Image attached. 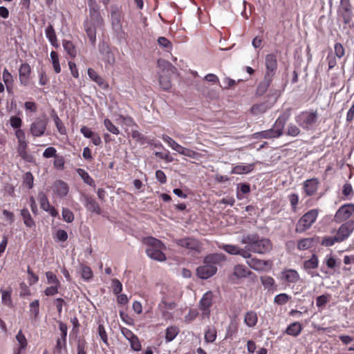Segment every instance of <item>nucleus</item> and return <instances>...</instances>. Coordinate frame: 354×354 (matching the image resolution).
Segmentation results:
<instances>
[{
	"mask_svg": "<svg viewBox=\"0 0 354 354\" xmlns=\"http://www.w3.org/2000/svg\"><path fill=\"white\" fill-rule=\"evenodd\" d=\"M225 261V256L221 253H213L207 255L202 266L196 269L197 276L203 279H207L217 272V265Z\"/></svg>",
	"mask_w": 354,
	"mask_h": 354,
	"instance_id": "f257e3e1",
	"label": "nucleus"
},
{
	"mask_svg": "<svg viewBox=\"0 0 354 354\" xmlns=\"http://www.w3.org/2000/svg\"><path fill=\"white\" fill-rule=\"evenodd\" d=\"M241 243L245 244V250L251 252L261 254L268 253L272 249V244L270 239L260 238L256 234H248L243 237Z\"/></svg>",
	"mask_w": 354,
	"mask_h": 354,
	"instance_id": "f03ea898",
	"label": "nucleus"
},
{
	"mask_svg": "<svg viewBox=\"0 0 354 354\" xmlns=\"http://www.w3.org/2000/svg\"><path fill=\"white\" fill-rule=\"evenodd\" d=\"M291 115V109L285 110L276 120L272 128L259 132L258 134L261 138L270 139L277 138L283 133L284 127Z\"/></svg>",
	"mask_w": 354,
	"mask_h": 354,
	"instance_id": "7ed1b4c3",
	"label": "nucleus"
},
{
	"mask_svg": "<svg viewBox=\"0 0 354 354\" xmlns=\"http://www.w3.org/2000/svg\"><path fill=\"white\" fill-rule=\"evenodd\" d=\"M145 243L147 245L146 253L149 257L159 261L166 260V256L162 252L165 246L161 241L153 237H148L145 239Z\"/></svg>",
	"mask_w": 354,
	"mask_h": 354,
	"instance_id": "20e7f679",
	"label": "nucleus"
},
{
	"mask_svg": "<svg viewBox=\"0 0 354 354\" xmlns=\"http://www.w3.org/2000/svg\"><path fill=\"white\" fill-rule=\"evenodd\" d=\"M318 112L316 110H307L300 112L295 116V122L306 131L312 130L318 120Z\"/></svg>",
	"mask_w": 354,
	"mask_h": 354,
	"instance_id": "39448f33",
	"label": "nucleus"
},
{
	"mask_svg": "<svg viewBox=\"0 0 354 354\" xmlns=\"http://www.w3.org/2000/svg\"><path fill=\"white\" fill-rule=\"evenodd\" d=\"M319 212L318 209H312L304 214L296 223L295 232L302 234L310 230L316 222Z\"/></svg>",
	"mask_w": 354,
	"mask_h": 354,
	"instance_id": "423d86ee",
	"label": "nucleus"
},
{
	"mask_svg": "<svg viewBox=\"0 0 354 354\" xmlns=\"http://www.w3.org/2000/svg\"><path fill=\"white\" fill-rule=\"evenodd\" d=\"M48 123V119L46 115L36 118L30 124V132L33 137H41L45 134Z\"/></svg>",
	"mask_w": 354,
	"mask_h": 354,
	"instance_id": "0eeeda50",
	"label": "nucleus"
},
{
	"mask_svg": "<svg viewBox=\"0 0 354 354\" xmlns=\"http://www.w3.org/2000/svg\"><path fill=\"white\" fill-rule=\"evenodd\" d=\"M175 243L180 247L197 252H200L203 248V245L199 240L193 237L176 239Z\"/></svg>",
	"mask_w": 354,
	"mask_h": 354,
	"instance_id": "6e6552de",
	"label": "nucleus"
},
{
	"mask_svg": "<svg viewBox=\"0 0 354 354\" xmlns=\"http://www.w3.org/2000/svg\"><path fill=\"white\" fill-rule=\"evenodd\" d=\"M354 213V203H347L342 205L335 214V221L342 223L348 219Z\"/></svg>",
	"mask_w": 354,
	"mask_h": 354,
	"instance_id": "1a4fd4ad",
	"label": "nucleus"
},
{
	"mask_svg": "<svg viewBox=\"0 0 354 354\" xmlns=\"http://www.w3.org/2000/svg\"><path fill=\"white\" fill-rule=\"evenodd\" d=\"M265 66L266 71L264 75L268 77L273 78L276 74L278 62L277 55L274 53H270L266 55L265 57Z\"/></svg>",
	"mask_w": 354,
	"mask_h": 354,
	"instance_id": "9d476101",
	"label": "nucleus"
},
{
	"mask_svg": "<svg viewBox=\"0 0 354 354\" xmlns=\"http://www.w3.org/2000/svg\"><path fill=\"white\" fill-rule=\"evenodd\" d=\"M353 230V221H348L341 225L335 235L337 237L335 239L337 241V243H341L346 240L351 235Z\"/></svg>",
	"mask_w": 354,
	"mask_h": 354,
	"instance_id": "9b49d317",
	"label": "nucleus"
},
{
	"mask_svg": "<svg viewBox=\"0 0 354 354\" xmlns=\"http://www.w3.org/2000/svg\"><path fill=\"white\" fill-rule=\"evenodd\" d=\"M213 292L209 290L206 292L199 301L198 308L202 311V313L204 316H209L210 308L213 304Z\"/></svg>",
	"mask_w": 354,
	"mask_h": 354,
	"instance_id": "f8f14e48",
	"label": "nucleus"
},
{
	"mask_svg": "<svg viewBox=\"0 0 354 354\" xmlns=\"http://www.w3.org/2000/svg\"><path fill=\"white\" fill-rule=\"evenodd\" d=\"M82 202L88 211L97 215H100L102 214V209L93 196L88 194H83L82 195Z\"/></svg>",
	"mask_w": 354,
	"mask_h": 354,
	"instance_id": "ddd939ff",
	"label": "nucleus"
},
{
	"mask_svg": "<svg viewBox=\"0 0 354 354\" xmlns=\"http://www.w3.org/2000/svg\"><path fill=\"white\" fill-rule=\"evenodd\" d=\"M320 182L317 178H312L304 181L302 184V189L305 196H315L319 189Z\"/></svg>",
	"mask_w": 354,
	"mask_h": 354,
	"instance_id": "4468645a",
	"label": "nucleus"
},
{
	"mask_svg": "<svg viewBox=\"0 0 354 354\" xmlns=\"http://www.w3.org/2000/svg\"><path fill=\"white\" fill-rule=\"evenodd\" d=\"M319 243V236L316 235L312 237L301 238L297 241V248L300 251L307 250L317 246Z\"/></svg>",
	"mask_w": 354,
	"mask_h": 354,
	"instance_id": "2eb2a0df",
	"label": "nucleus"
},
{
	"mask_svg": "<svg viewBox=\"0 0 354 354\" xmlns=\"http://www.w3.org/2000/svg\"><path fill=\"white\" fill-rule=\"evenodd\" d=\"M31 71V67L28 63H23L20 65L19 77L21 85L27 86L29 84Z\"/></svg>",
	"mask_w": 354,
	"mask_h": 354,
	"instance_id": "dca6fc26",
	"label": "nucleus"
},
{
	"mask_svg": "<svg viewBox=\"0 0 354 354\" xmlns=\"http://www.w3.org/2000/svg\"><path fill=\"white\" fill-rule=\"evenodd\" d=\"M219 248L230 254H239L245 259H249L252 257V254H249V251L245 250V248H239L234 245H223Z\"/></svg>",
	"mask_w": 354,
	"mask_h": 354,
	"instance_id": "f3484780",
	"label": "nucleus"
},
{
	"mask_svg": "<svg viewBox=\"0 0 354 354\" xmlns=\"http://www.w3.org/2000/svg\"><path fill=\"white\" fill-rule=\"evenodd\" d=\"M337 13V17L345 25L349 24L353 20V13L352 6L338 7Z\"/></svg>",
	"mask_w": 354,
	"mask_h": 354,
	"instance_id": "a211bd4d",
	"label": "nucleus"
},
{
	"mask_svg": "<svg viewBox=\"0 0 354 354\" xmlns=\"http://www.w3.org/2000/svg\"><path fill=\"white\" fill-rule=\"evenodd\" d=\"M281 279L288 283H295L299 280L300 277L297 270L286 269L281 272Z\"/></svg>",
	"mask_w": 354,
	"mask_h": 354,
	"instance_id": "6ab92c4d",
	"label": "nucleus"
},
{
	"mask_svg": "<svg viewBox=\"0 0 354 354\" xmlns=\"http://www.w3.org/2000/svg\"><path fill=\"white\" fill-rule=\"evenodd\" d=\"M69 187L66 183L63 180H56L53 184V191L60 197L66 196L68 193Z\"/></svg>",
	"mask_w": 354,
	"mask_h": 354,
	"instance_id": "aec40b11",
	"label": "nucleus"
},
{
	"mask_svg": "<svg viewBox=\"0 0 354 354\" xmlns=\"http://www.w3.org/2000/svg\"><path fill=\"white\" fill-rule=\"evenodd\" d=\"M273 78L267 77L266 75L263 76V80L259 82L256 89V95L258 96H261L266 93L268 87L270 86Z\"/></svg>",
	"mask_w": 354,
	"mask_h": 354,
	"instance_id": "412c9836",
	"label": "nucleus"
},
{
	"mask_svg": "<svg viewBox=\"0 0 354 354\" xmlns=\"http://www.w3.org/2000/svg\"><path fill=\"white\" fill-rule=\"evenodd\" d=\"M302 329L301 324L299 322H295L287 326L284 333L288 335L296 337L300 335Z\"/></svg>",
	"mask_w": 354,
	"mask_h": 354,
	"instance_id": "4be33fe9",
	"label": "nucleus"
},
{
	"mask_svg": "<svg viewBox=\"0 0 354 354\" xmlns=\"http://www.w3.org/2000/svg\"><path fill=\"white\" fill-rule=\"evenodd\" d=\"M252 274L243 265H236L234 267L232 276L236 279H242L249 277Z\"/></svg>",
	"mask_w": 354,
	"mask_h": 354,
	"instance_id": "5701e85b",
	"label": "nucleus"
},
{
	"mask_svg": "<svg viewBox=\"0 0 354 354\" xmlns=\"http://www.w3.org/2000/svg\"><path fill=\"white\" fill-rule=\"evenodd\" d=\"M258 322V316L255 311L249 310L244 315V323L249 328H254Z\"/></svg>",
	"mask_w": 354,
	"mask_h": 354,
	"instance_id": "b1692460",
	"label": "nucleus"
},
{
	"mask_svg": "<svg viewBox=\"0 0 354 354\" xmlns=\"http://www.w3.org/2000/svg\"><path fill=\"white\" fill-rule=\"evenodd\" d=\"M45 34L50 44L55 48H58L59 43L53 25L49 24L46 27Z\"/></svg>",
	"mask_w": 354,
	"mask_h": 354,
	"instance_id": "393cba45",
	"label": "nucleus"
},
{
	"mask_svg": "<svg viewBox=\"0 0 354 354\" xmlns=\"http://www.w3.org/2000/svg\"><path fill=\"white\" fill-rule=\"evenodd\" d=\"M89 77L103 88H106L109 85L104 82V79L93 68L88 69Z\"/></svg>",
	"mask_w": 354,
	"mask_h": 354,
	"instance_id": "a878e982",
	"label": "nucleus"
},
{
	"mask_svg": "<svg viewBox=\"0 0 354 354\" xmlns=\"http://www.w3.org/2000/svg\"><path fill=\"white\" fill-rule=\"evenodd\" d=\"M238 330L239 323L235 319L232 320L227 328L225 338L233 339L236 335Z\"/></svg>",
	"mask_w": 354,
	"mask_h": 354,
	"instance_id": "bb28decb",
	"label": "nucleus"
},
{
	"mask_svg": "<svg viewBox=\"0 0 354 354\" xmlns=\"http://www.w3.org/2000/svg\"><path fill=\"white\" fill-rule=\"evenodd\" d=\"M12 290L10 287L7 289H1L2 304L8 307L12 306Z\"/></svg>",
	"mask_w": 354,
	"mask_h": 354,
	"instance_id": "cd10ccee",
	"label": "nucleus"
},
{
	"mask_svg": "<svg viewBox=\"0 0 354 354\" xmlns=\"http://www.w3.org/2000/svg\"><path fill=\"white\" fill-rule=\"evenodd\" d=\"M248 265L253 270H262L267 266V262L257 258H249L247 261Z\"/></svg>",
	"mask_w": 354,
	"mask_h": 354,
	"instance_id": "c85d7f7f",
	"label": "nucleus"
},
{
	"mask_svg": "<svg viewBox=\"0 0 354 354\" xmlns=\"http://www.w3.org/2000/svg\"><path fill=\"white\" fill-rule=\"evenodd\" d=\"M254 164H248L245 165H238L232 168L231 173L234 174H248L254 169Z\"/></svg>",
	"mask_w": 354,
	"mask_h": 354,
	"instance_id": "c756f323",
	"label": "nucleus"
},
{
	"mask_svg": "<svg viewBox=\"0 0 354 354\" xmlns=\"http://www.w3.org/2000/svg\"><path fill=\"white\" fill-rule=\"evenodd\" d=\"M16 339L19 343V346L15 348V351L23 353L28 346V341L25 335L23 334L21 330H20L17 334Z\"/></svg>",
	"mask_w": 354,
	"mask_h": 354,
	"instance_id": "7c9ffc66",
	"label": "nucleus"
},
{
	"mask_svg": "<svg viewBox=\"0 0 354 354\" xmlns=\"http://www.w3.org/2000/svg\"><path fill=\"white\" fill-rule=\"evenodd\" d=\"M324 262L326 263L327 268L331 270H334L336 267H339L341 264V261L337 259L332 254H327L324 258Z\"/></svg>",
	"mask_w": 354,
	"mask_h": 354,
	"instance_id": "2f4dec72",
	"label": "nucleus"
},
{
	"mask_svg": "<svg viewBox=\"0 0 354 354\" xmlns=\"http://www.w3.org/2000/svg\"><path fill=\"white\" fill-rule=\"evenodd\" d=\"M21 216L24 220V223L27 227L31 228L35 226V222L27 208H24L21 210Z\"/></svg>",
	"mask_w": 354,
	"mask_h": 354,
	"instance_id": "473e14b6",
	"label": "nucleus"
},
{
	"mask_svg": "<svg viewBox=\"0 0 354 354\" xmlns=\"http://www.w3.org/2000/svg\"><path fill=\"white\" fill-rule=\"evenodd\" d=\"M261 282L266 289L269 290H277V286L274 279L270 276H263L261 277Z\"/></svg>",
	"mask_w": 354,
	"mask_h": 354,
	"instance_id": "72a5a7b5",
	"label": "nucleus"
},
{
	"mask_svg": "<svg viewBox=\"0 0 354 354\" xmlns=\"http://www.w3.org/2000/svg\"><path fill=\"white\" fill-rule=\"evenodd\" d=\"M180 330L176 326H171L166 329L165 339L167 342L174 340L179 333Z\"/></svg>",
	"mask_w": 354,
	"mask_h": 354,
	"instance_id": "f704fd0d",
	"label": "nucleus"
},
{
	"mask_svg": "<svg viewBox=\"0 0 354 354\" xmlns=\"http://www.w3.org/2000/svg\"><path fill=\"white\" fill-rule=\"evenodd\" d=\"M319 259L317 254H313L311 257L304 262V268L306 270L315 269L318 267Z\"/></svg>",
	"mask_w": 354,
	"mask_h": 354,
	"instance_id": "c9c22d12",
	"label": "nucleus"
},
{
	"mask_svg": "<svg viewBox=\"0 0 354 354\" xmlns=\"http://www.w3.org/2000/svg\"><path fill=\"white\" fill-rule=\"evenodd\" d=\"M216 330L214 326H208L205 331L204 338L207 343L214 342L217 336Z\"/></svg>",
	"mask_w": 354,
	"mask_h": 354,
	"instance_id": "e433bc0d",
	"label": "nucleus"
},
{
	"mask_svg": "<svg viewBox=\"0 0 354 354\" xmlns=\"http://www.w3.org/2000/svg\"><path fill=\"white\" fill-rule=\"evenodd\" d=\"M17 153L19 156L24 160H28V154L27 152L28 149V142L26 141H21V142H17Z\"/></svg>",
	"mask_w": 354,
	"mask_h": 354,
	"instance_id": "4c0bfd02",
	"label": "nucleus"
},
{
	"mask_svg": "<svg viewBox=\"0 0 354 354\" xmlns=\"http://www.w3.org/2000/svg\"><path fill=\"white\" fill-rule=\"evenodd\" d=\"M76 171L86 184L92 187H95L94 180L90 176L87 171L81 168L77 169Z\"/></svg>",
	"mask_w": 354,
	"mask_h": 354,
	"instance_id": "58836bf2",
	"label": "nucleus"
},
{
	"mask_svg": "<svg viewBox=\"0 0 354 354\" xmlns=\"http://www.w3.org/2000/svg\"><path fill=\"white\" fill-rule=\"evenodd\" d=\"M268 109V105L265 102L257 103L252 105L250 112L253 115H259L264 113Z\"/></svg>",
	"mask_w": 354,
	"mask_h": 354,
	"instance_id": "ea45409f",
	"label": "nucleus"
},
{
	"mask_svg": "<svg viewBox=\"0 0 354 354\" xmlns=\"http://www.w3.org/2000/svg\"><path fill=\"white\" fill-rule=\"evenodd\" d=\"M250 192V185L248 183H240L238 185L236 197L241 200L244 198L243 195Z\"/></svg>",
	"mask_w": 354,
	"mask_h": 354,
	"instance_id": "a19ab883",
	"label": "nucleus"
},
{
	"mask_svg": "<svg viewBox=\"0 0 354 354\" xmlns=\"http://www.w3.org/2000/svg\"><path fill=\"white\" fill-rule=\"evenodd\" d=\"M63 47L70 57H75L77 51L72 41L63 40Z\"/></svg>",
	"mask_w": 354,
	"mask_h": 354,
	"instance_id": "79ce46f5",
	"label": "nucleus"
},
{
	"mask_svg": "<svg viewBox=\"0 0 354 354\" xmlns=\"http://www.w3.org/2000/svg\"><path fill=\"white\" fill-rule=\"evenodd\" d=\"M288 199L290 202L292 212H296L299 201V195L297 193H291L288 196Z\"/></svg>",
	"mask_w": 354,
	"mask_h": 354,
	"instance_id": "37998d69",
	"label": "nucleus"
},
{
	"mask_svg": "<svg viewBox=\"0 0 354 354\" xmlns=\"http://www.w3.org/2000/svg\"><path fill=\"white\" fill-rule=\"evenodd\" d=\"M52 117H53V119L55 124V126L57 129L58 132L61 135H66V127H65L64 124H63L62 121L60 120V118L57 115V114L55 113L52 115Z\"/></svg>",
	"mask_w": 354,
	"mask_h": 354,
	"instance_id": "c03bdc74",
	"label": "nucleus"
},
{
	"mask_svg": "<svg viewBox=\"0 0 354 354\" xmlns=\"http://www.w3.org/2000/svg\"><path fill=\"white\" fill-rule=\"evenodd\" d=\"M50 59L53 64V69L56 73L61 72V67L59 64V55L57 52L51 51Z\"/></svg>",
	"mask_w": 354,
	"mask_h": 354,
	"instance_id": "a18cd8bd",
	"label": "nucleus"
},
{
	"mask_svg": "<svg viewBox=\"0 0 354 354\" xmlns=\"http://www.w3.org/2000/svg\"><path fill=\"white\" fill-rule=\"evenodd\" d=\"M111 23L112 29L116 34H125L122 29L121 19H111Z\"/></svg>",
	"mask_w": 354,
	"mask_h": 354,
	"instance_id": "49530a36",
	"label": "nucleus"
},
{
	"mask_svg": "<svg viewBox=\"0 0 354 354\" xmlns=\"http://www.w3.org/2000/svg\"><path fill=\"white\" fill-rule=\"evenodd\" d=\"M161 88L165 91H169L171 88V79L167 75H161L159 78Z\"/></svg>",
	"mask_w": 354,
	"mask_h": 354,
	"instance_id": "de8ad7c7",
	"label": "nucleus"
},
{
	"mask_svg": "<svg viewBox=\"0 0 354 354\" xmlns=\"http://www.w3.org/2000/svg\"><path fill=\"white\" fill-rule=\"evenodd\" d=\"M88 344L83 338L77 341V354H87Z\"/></svg>",
	"mask_w": 354,
	"mask_h": 354,
	"instance_id": "09e8293b",
	"label": "nucleus"
},
{
	"mask_svg": "<svg viewBox=\"0 0 354 354\" xmlns=\"http://www.w3.org/2000/svg\"><path fill=\"white\" fill-rule=\"evenodd\" d=\"M38 200L40 205V207L44 211H46L51 205L49 203L47 196L43 192L39 193Z\"/></svg>",
	"mask_w": 354,
	"mask_h": 354,
	"instance_id": "8fccbe9b",
	"label": "nucleus"
},
{
	"mask_svg": "<svg viewBox=\"0 0 354 354\" xmlns=\"http://www.w3.org/2000/svg\"><path fill=\"white\" fill-rule=\"evenodd\" d=\"M39 312V301L36 299L30 304V314L36 319Z\"/></svg>",
	"mask_w": 354,
	"mask_h": 354,
	"instance_id": "3c124183",
	"label": "nucleus"
},
{
	"mask_svg": "<svg viewBox=\"0 0 354 354\" xmlns=\"http://www.w3.org/2000/svg\"><path fill=\"white\" fill-rule=\"evenodd\" d=\"M62 216L63 220L67 223H72L75 219L73 212L66 207L62 208Z\"/></svg>",
	"mask_w": 354,
	"mask_h": 354,
	"instance_id": "603ef678",
	"label": "nucleus"
},
{
	"mask_svg": "<svg viewBox=\"0 0 354 354\" xmlns=\"http://www.w3.org/2000/svg\"><path fill=\"white\" fill-rule=\"evenodd\" d=\"M104 125L110 133L114 135H118L120 133L119 129L116 126H115L109 119H104Z\"/></svg>",
	"mask_w": 354,
	"mask_h": 354,
	"instance_id": "864d4df0",
	"label": "nucleus"
},
{
	"mask_svg": "<svg viewBox=\"0 0 354 354\" xmlns=\"http://www.w3.org/2000/svg\"><path fill=\"white\" fill-rule=\"evenodd\" d=\"M301 133L300 129L296 125L292 123H290L288 125L286 134L288 136H292V137H296L299 136Z\"/></svg>",
	"mask_w": 354,
	"mask_h": 354,
	"instance_id": "5fc2aeb1",
	"label": "nucleus"
},
{
	"mask_svg": "<svg viewBox=\"0 0 354 354\" xmlns=\"http://www.w3.org/2000/svg\"><path fill=\"white\" fill-rule=\"evenodd\" d=\"M290 299L291 297L288 295L286 293H281L275 296L274 301L278 305H283L286 304Z\"/></svg>",
	"mask_w": 354,
	"mask_h": 354,
	"instance_id": "6e6d98bb",
	"label": "nucleus"
},
{
	"mask_svg": "<svg viewBox=\"0 0 354 354\" xmlns=\"http://www.w3.org/2000/svg\"><path fill=\"white\" fill-rule=\"evenodd\" d=\"M46 277L47 279V283L48 284H53V286H60V282L56 276L53 272L48 271L46 272Z\"/></svg>",
	"mask_w": 354,
	"mask_h": 354,
	"instance_id": "4d7b16f0",
	"label": "nucleus"
},
{
	"mask_svg": "<svg viewBox=\"0 0 354 354\" xmlns=\"http://www.w3.org/2000/svg\"><path fill=\"white\" fill-rule=\"evenodd\" d=\"M81 274L82 277L86 281L91 279L93 277L92 270L90 267L85 265L81 266Z\"/></svg>",
	"mask_w": 354,
	"mask_h": 354,
	"instance_id": "13d9d810",
	"label": "nucleus"
},
{
	"mask_svg": "<svg viewBox=\"0 0 354 354\" xmlns=\"http://www.w3.org/2000/svg\"><path fill=\"white\" fill-rule=\"evenodd\" d=\"M158 43L160 46L165 48L167 51H171L172 50L173 45L171 42L165 37H158Z\"/></svg>",
	"mask_w": 354,
	"mask_h": 354,
	"instance_id": "bf43d9fd",
	"label": "nucleus"
},
{
	"mask_svg": "<svg viewBox=\"0 0 354 354\" xmlns=\"http://www.w3.org/2000/svg\"><path fill=\"white\" fill-rule=\"evenodd\" d=\"M198 315L197 310L190 308L188 313L184 317V322L186 324H190L193 322Z\"/></svg>",
	"mask_w": 354,
	"mask_h": 354,
	"instance_id": "052dcab7",
	"label": "nucleus"
},
{
	"mask_svg": "<svg viewBox=\"0 0 354 354\" xmlns=\"http://www.w3.org/2000/svg\"><path fill=\"white\" fill-rule=\"evenodd\" d=\"M97 333L102 341L108 346V335L106 334L105 328L102 324H99L97 327Z\"/></svg>",
	"mask_w": 354,
	"mask_h": 354,
	"instance_id": "680f3d73",
	"label": "nucleus"
},
{
	"mask_svg": "<svg viewBox=\"0 0 354 354\" xmlns=\"http://www.w3.org/2000/svg\"><path fill=\"white\" fill-rule=\"evenodd\" d=\"M66 348V340L57 338L56 344L54 348V352L55 353L61 354L62 350L65 349Z\"/></svg>",
	"mask_w": 354,
	"mask_h": 354,
	"instance_id": "e2e57ef3",
	"label": "nucleus"
},
{
	"mask_svg": "<svg viewBox=\"0 0 354 354\" xmlns=\"http://www.w3.org/2000/svg\"><path fill=\"white\" fill-rule=\"evenodd\" d=\"M342 194L347 198L351 199L353 194L354 192L353 187L350 183H346L343 186Z\"/></svg>",
	"mask_w": 354,
	"mask_h": 354,
	"instance_id": "0e129e2a",
	"label": "nucleus"
},
{
	"mask_svg": "<svg viewBox=\"0 0 354 354\" xmlns=\"http://www.w3.org/2000/svg\"><path fill=\"white\" fill-rule=\"evenodd\" d=\"M65 160L62 156L57 155L53 161V166L59 170H62L64 168Z\"/></svg>",
	"mask_w": 354,
	"mask_h": 354,
	"instance_id": "69168bd1",
	"label": "nucleus"
},
{
	"mask_svg": "<svg viewBox=\"0 0 354 354\" xmlns=\"http://www.w3.org/2000/svg\"><path fill=\"white\" fill-rule=\"evenodd\" d=\"M330 300L329 295H322L316 298V305L318 308L324 307Z\"/></svg>",
	"mask_w": 354,
	"mask_h": 354,
	"instance_id": "338daca9",
	"label": "nucleus"
},
{
	"mask_svg": "<svg viewBox=\"0 0 354 354\" xmlns=\"http://www.w3.org/2000/svg\"><path fill=\"white\" fill-rule=\"evenodd\" d=\"M2 79L5 85L14 84V79L12 74L9 72L7 68H4L2 74Z\"/></svg>",
	"mask_w": 354,
	"mask_h": 354,
	"instance_id": "774afa93",
	"label": "nucleus"
}]
</instances>
